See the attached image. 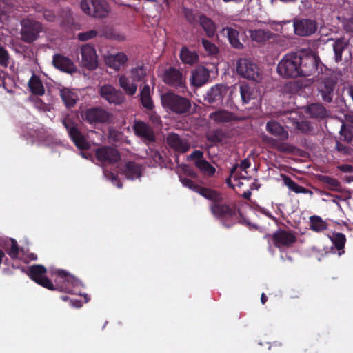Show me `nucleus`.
<instances>
[{"label": "nucleus", "instance_id": "obj_62", "mask_svg": "<svg viewBox=\"0 0 353 353\" xmlns=\"http://www.w3.org/2000/svg\"><path fill=\"white\" fill-rule=\"evenodd\" d=\"M151 119L154 122V123H157L160 121V118L159 117H158L157 115H152L151 116Z\"/></svg>", "mask_w": 353, "mask_h": 353}, {"label": "nucleus", "instance_id": "obj_48", "mask_svg": "<svg viewBox=\"0 0 353 353\" xmlns=\"http://www.w3.org/2000/svg\"><path fill=\"white\" fill-rule=\"evenodd\" d=\"M202 45L205 50L210 55H215L219 52L218 47L211 41L202 39Z\"/></svg>", "mask_w": 353, "mask_h": 353}, {"label": "nucleus", "instance_id": "obj_26", "mask_svg": "<svg viewBox=\"0 0 353 353\" xmlns=\"http://www.w3.org/2000/svg\"><path fill=\"white\" fill-rule=\"evenodd\" d=\"M266 130L272 135L278 137L281 140H285L288 138V132L276 121H268L266 123Z\"/></svg>", "mask_w": 353, "mask_h": 353}, {"label": "nucleus", "instance_id": "obj_56", "mask_svg": "<svg viewBox=\"0 0 353 353\" xmlns=\"http://www.w3.org/2000/svg\"><path fill=\"white\" fill-rule=\"evenodd\" d=\"M43 17L48 21H54L56 19L54 12L50 10L43 11Z\"/></svg>", "mask_w": 353, "mask_h": 353}, {"label": "nucleus", "instance_id": "obj_4", "mask_svg": "<svg viewBox=\"0 0 353 353\" xmlns=\"http://www.w3.org/2000/svg\"><path fill=\"white\" fill-rule=\"evenodd\" d=\"M20 25V39L26 43L32 44L35 42L43 31L42 23L33 19H23Z\"/></svg>", "mask_w": 353, "mask_h": 353}, {"label": "nucleus", "instance_id": "obj_32", "mask_svg": "<svg viewBox=\"0 0 353 353\" xmlns=\"http://www.w3.org/2000/svg\"><path fill=\"white\" fill-rule=\"evenodd\" d=\"M30 92L38 96H43L45 94V88L40 78L35 74L32 75L28 83Z\"/></svg>", "mask_w": 353, "mask_h": 353}, {"label": "nucleus", "instance_id": "obj_30", "mask_svg": "<svg viewBox=\"0 0 353 353\" xmlns=\"http://www.w3.org/2000/svg\"><path fill=\"white\" fill-rule=\"evenodd\" d=\"M179 57L184 64L193 65L199 61V55L195 51L190 50L187 46H183L180 51Z\"/></svg>", "mask_w": 353, "mask_h": 353}, {"label": "nucleus", "instance_id": "obj_41", "mask_svg": "<svg viewBox=\"0 0 353 353\" xmlns=\"http://www.w3.org/2000/svg\"><path fill=\"white\" fill-rule=\"evenodd\" d=\"M99 36L104 37L108 39L114 40L122 41L124 39V36L117 32L114 29L109 26L101 27L98 29Z\"/></svg>", "mask_w": 353, "mask_h": 353}, {"label": "nucleus", "instance_id": "obj_31", "mask_svg": "<svg viewBox=\"0 0 353 353\" xmlns=\"http://www.w3.org/2000/svg\"><path fill=\"white\" fill-rule=\"evenodd\" d=\"M127 60V56L123 52H119L115 55L108 57L105 62L110 68L119 70L121 66L124 65Z\"/></svg>", "mask_w": 353, "mask_h": 353}, {"label": "nucleus", "instance_id": "obj_5", "mask_svg": "<svg viewBox=\"0 0 353 353\" xmlns=\"http://www.w3.org/2000/svg\"><path fill=\"white\" fill-rule=\"evenodd\" d=\"M80 7L85 14L97 19L107 17L111 11L106 0H81Z\"/></svg>", "mask_w": 353, "mask_h": 353}, {"label": "nucleus", "instance_id": "obj_7", "mask_svg": "<svg viewBox=\"0 0 353 353\" xmlns=\"http://www.w3.org/2000/svg\"><path fill=\"white\" fill-rule=\"evenodd\" d=\"M82 119L90 124L110 123L113 119L111 112L102 108L87 109L81 114Z\"/></svg>", "mask_w": 353, "mask_h": 353}, {"label": "nucleus", "instance_id": "obj_9", "mask_svg": "<svg viewBox=\"0 0 353 353\" xmlns=\"http://www.w3.org/2000/svg\"><path fill=\"white\" fill-rule=\"evenodd\" d=\"M163 81L166 85L179 91L184 92L186 89L185 78L182 72L175 68L170 67L165 70Z\"/></svg>", "mask_w": 353, "mask_h": 353}, {"label": "nucleus", "instance_id": "obj_45", "mask_svg": "<svg viewBox=\"0 0 353 353\" xmlns=\"http://www.w3.org/2000/svg\"><path fill=\"white\" fill-rule=\"evenodd\" d=\"M224 138V134L221 130L212 131L207 135L208 141L215 145L221 143Z\"/></svg>", "mask_w": 353, "mask_h": 353}, {"label": "nucleus", "instance_id": "obj_49", "mask_svg": "<svg viewBox=\"0 0 353 353\" xmlns=\"http://www.w3.org/2000/svg\"><path fill=\"white\" fill-rule=\"evenodd\" d=\"M272 141L273 142L274 148L278 151L288 153L293 152L294 148L291 145L287 143L278 142L273 139H272Z\"/></svg>", "mask_w": 353, "mask_h": 353}, {"label": "nucleus", "instance_id": "obj_14", "mask_svg": "<svg viewBox=\"0 0 353 353\" xmlns=\"http://www.w3.org/2000/svg\"><path fill=\"white\" fill-rule=\"evenodd\" d=\"M119 172L128 180H135L142 175L143 167L134 161H127L118 165Z\"/></svg>", "mask_w": 353, "mask_h": 353}, {"label": "nucleus", "instance_id": "obj_35", "mask_svg": "<svg viewBox=\"0 0 353 353\" xmlns=\"http://www.w3.org/2000/svg\"><path fill=\"white\" fill-rule=\"evenodd\" d=\"M140 100L142 105L148 110L152 111L154 105L150 96V88L145 84L140 92Z\"/></svg>", "mask_w": 353, "mask_h": 353}, {"label": "nucleus", "instance_id": "obj_11", "mask_svg": "<svg viewBox=\"0 0 353 353\" xmlns=\"http://www.w3.org/2000/svg\"><path fill=\"white\" fill-rule=\"evenodd\" d=\"M272 239L274 245L281 251L292 247L296 241V236L292 231L279 230L272 234Z\"/></svg>", "mask_w": 353, "mask_h": 353}, {"label": "nucleus", "instance_id": "obj_59", "mask_svg": "<svg viewBox=\"0 0 353 353\" xmlns=\"http://www.w3.org/2000/svg\"><path fill=\"white\" fill-rule=\"evenodd\" d=\"M287 88L288 87L290 91H293L296 88V84L295 82H290L285 85Z\"/></svg>", "mask_w": 353, "mask_h": 353}, {"label": "nucleus", "instance_id": "obj_60", "mask_svg": "<svg viewBox=\"0 0 353 353\" xmlns=\"http://www.w3.org/2000/svg\"><path fill=\"white\" fill-rule=\"evenodd\" d=\"M267 301H268L267 296H265V294L264 293H262L261 296V303L263 305L267 302Z\"/></svg>", "mask_w": 353, "mask_h": 353}, {"label": "nucleus", "instance_id": "obj_51", "mask_svg": "<svg viewBox=\"0 0 353 353\" xmlns=\"http://www.w3.org/2000/svg\"><path fill=\"white\" fill-rule=\"evenodd\" d=\"M9 60V54L8 51L3 47L0 46V65L7 67Z\"/></svg>", "mask_w": 353, "mask_h": 353}, {"label": "nucleus", "instance_id": "obj_19", "mask_svg": "<svg viewBox=\"0 0 353 353\" xmlns=\"http://www.w3.org/2000/svg\"><path fill=\"white\" fill-rule=\"evenodd\" d=\"M57 275L60 279L59 282L61 283L59 286V290L70 294H74L73 288L79 285V281L64 270H58Z\"/></svg>", "mask_w": 353, "mask_h": 353}, {"label": "nucleus", "instance_id": "obj_33", "mask_svg": "<svg viewBox=\"0 0 353 353\" xmlns=\"http://www.w3.org/2000/svg\"><path fill=\"white\" fill-rule=\"evenodd\" d=\"M283 180L284 184L296 194H308L310 196L313 195V192L309 189H307L303 186L299 185L294 181H293L289 176L283 175Z\"/></svg>", "mask_w": 353, "mask_h": 353}, {"label": "nucleus", "instance_id": "obj_22", "mask_svg": "<svg viewBox=\"0 0 353 353\" xmlns=\"http://www.w3.org/2000/svg\"><path fill=\"white\" fill-rule=\"evenodd\" d=\"M53 65L59 70L72 74L76 71L74 63L68 58L61 54H56L53 56Z\"/></svg>", "mask_w": 353, "mask_h": 353}, {"label": "nucleus", "instance_id": "obj_46", "mask_svg": "<svg viewBox=\"0 0 353 353\" xmlns=\"http://www.w3.org/2000/svg\"><path fill=\"white\" fill-rule=\"evenodd\" d=\"M146 74L147 69L143 65L138 66L132 69V75L135 81H143Z\"/></svg>", "mask_w": 353, "mask_h": 353}, {"label": "nucleus", "instance_id": "obj_57", "mask_svg": "<svg viewBox=\"0 0 353 353\" xmlns=\"http://www.w3.org/2000/svg\"><path fill=\"white\" fill-rule=\"evenodd\" d=\"M339 169L345 173H352L353 172V166L349 164H343L338 167Z\"/></svg>", "mask_w": 353, "mask_h": 353}, {"label": "nucleus", "instance_id": "obj_53", "mask_svg": "<svg viewBox=\"0 0 353 353\" xmlns=\"http://www.w3.org/2000/svg\"><path fill=\"white\" fill-rule=\"evenodd\" d=\"M237 168H238V165H234L232 168L230 170V177L226 179V183L228 184V185L230 188H232V189L234 188V185L232 183V181H231V177H233L234 179H236L239 178L237 174H236V170H237Z\"/></svg>", "mask_w": 353, "mask_h": 353}, {"label": "nucleus", "instance_id": "obj_24", "mask_svg": "<svg viewBox=\"0 0 353 353\" xmlns=\"http://www.w3.org/2000/svg\"><path fill=\"white\" fill-rule=\"evenodd\" d=\"M210 79V71L203 66H199L192 72L191 82L196 87L205 84Z\"/></svg>", "mask_w": 353, "mask_h": 353}, {"label": "nucleus", "instance_id": "obj_54", "mask_svg": "<svg viewBox=\"0 0 353 353\" xmlns=\"http://www.w3.org/2000/svg\"><path fill=\"white\" fill-rule=\"evenodd\" d=\"M189 160H195V161H198L200 159H203V152L201 150H194L188 158Z\"/></svg>", "mask_w": 353, "mask_h": 353}, {"label": "nucleus", "instance_id": "obj_44", "mask_svg": "<svg viewBox=\"0 0 353 353\" xmlns=\"http://www.w3.org/2000/svg\"><path fill=\"white\" fill-rule=\"evenodd\" d=\"M4 250L12 259L19 258V248L17 241L14 239H10V243L6 244Z\"/></svg>", "mask_w": 353, "mask_h": 353}, {"label": "nucleus", "instance_id": "obj_58", "mask_svg": "<svg viewBox=\"0 0 353 353\" xmlns=\"http://www.w3.org/2000/svg\"><path fill=\"white\" fill-rule=\"evenodd\" d=\"M240 168L243 170H246L248 168L250 167V162L248 159H245L241 161L240 165Z\"/></svg>", "mask_w": 353, "mask_h": 353}, {"label": "nucleus", "instance_id": "obj_38", "mask_svg": "<svg viewBox=\"0 0 353 353\" xmlns=\"http://www.w3.org/2000/svg\"><path fill=\"white\" fill-rule=\"evenodd\" d=\"M331 241L335 248L338 250L339 256L345 252L344 248L346 243V236L344 234L341 232L333 233Z\"/></svg>", "mask_w": 353, "mask_h": 353}, {"label": "nucleus", "instance_id": "obj_40", "mask_svg": "<svg viewBox=\"0 0 353 353\" xmlns=\"http://www.w3.org/2000/svg\"><path fill=\"white\" fill-rule=\"evenodd\" d=\"M310 228L314 232H321L327 229V224L321 217L313 215L310 217Z\"/></svg>", "mask_w": 353, "mask_h": 353}, {"label": "nucleus", "instance_id": "obj_55", "mask_svg": "<svg viewBox=\"0 0 353 353\" xmlns=\"http://www.w3.org/2000/svg\"><path fill=\"white\" fill-rule=\"evenodd\" d=\"M336 149L337 151L341 152L345 154H349L351 152V148L350 147L346 146L339 141L336 143Z\"/></svg>", "mask_w": 353, "mask_h": 353}, {"label": "nucleus", "instance_id": "obj_15", "mask_svg": "<svg viewBox=\"0 0 353 353\" xmlns=\"http://www.w3.org/2000/svg\"><path fill=\"white\" fill-rule=\"evenodd\" d=\"M294 33L301 37H308L316 32L318 25L316 21L302 19L294 21Z\"/></svg>", "mask_w": 353, "mask_h": 353}, {"label": "nucleus", "instance_id": "obj_2", "mask_svg": "<svg viewBox=\"0 0 353 353\" xmlns=\"http://www.w3.org/2000/svg\"><path fill=\"white\" fill-rule=\"evenodd\" d=\"M180 181L184 186L212 201L210 205L211 213L216 218L223 220V225L225 227L230 228L235 223L237 212H239V210H237L236 205L223 203V197L221 192L198 185L192 179L186 177H181Z\"/></svg>", "mask_w": 353, "mask_h": 353}, {"label": "nucleus", "instance_id": "obj_61", "mask_svg": "<svg viewBox=\"0 0 353 353\" xmlns=\"http://www.w3.org/2000/svg\"><path fill=\"white\" fill-rule=\"evenodd\" d=\"M251 196V192L250 191L245 192L243 194V197L245 199H249Z\"/></svg>", "mask_w": 353, "mask_h": 353}, {"label": "nucleus", "instance_id": "obj_21", "mask_svg": "<svg viewBox=\"0 0 353 353\" xmlns=\"http://www.w3.org/2000/svg\"><path fill=\"white\" fill-rule=\"evenodd\" d=\"M166 143L170 148L179 153H185L190 148L187 139L181 138L176 133H170L166 138Z\"/></svg>", "mask_w": 353, "mask_h": 353}, {"label": "nucleus", "instance_id": "obj_42", "mask_svg": "<svg viewBox=\"0 0 353 353\" xmlns=\"http://www.w3.org/2000/svg\"><path fill=\"white\" fill-rule=\"evenodd\" d=\"M307 113L314 118L323 119L327 115L325 107L320 103H312L308 105Z\"/></svg>", "mask_w": 353, "mask_h": 353}, {"label": "nucleus", "instance_id": "obj_34", "mask_svg": "<svg viewBox=\"0 0 353 353\" xmlns=\"http://www.w3.org/2000/svg\"><path fill=\"white\" fill-rule=\"evenodd\" d=\"M60 97L67 108L74 107L78 100L77 95L66 88L60 90Z\"/></svg>", "mask_w": 353, "mask_h": 353}, {"label": "nucleus", "instance_id": "obj_13", "mask_svg": "<svg viewBox=\"0 0 353 353\" xmlns=\"http://www.w3.org/2000/svg\"><path fill=\"white\" fill-rule=\"evenodd\" d=\"M95 157L102 164H114L121 159L119 152L110 146H101L95 150Z\"/></svg>", "mask_w": 353, "mask_h": 353}, {"label": "nucleus", "instance_id": "obj_12", "mask_svg": "<svg viewBox=\"0 0 353 353\" xmlns=\"http://www.w3.org/2000/svg\"><path fill=\"white\" fill-rule=\"evenodd\" d=\"M336 83V78L333 75L323 77L319 82L318 90L323 101L327 103L332 101Z\"/></svg>", "mask_w": 353, "mask_h": 353}, {"label": "nucleus", "instance_id": "obj_39", "mask_svg": "<svg viewBox=\"0 0 353 353\" xmlns=\"http://www.w3.org/2000/svg\"><path fill=\"white\" fill-rule=\"evenodd\" d=\"M194 165L203 174L208 176H212L216 172L215 168L205 159L194 161Z\"/></svg>", "mask_w": 353, "mask_h": 353}, {"label": "nucleus", "instance_id": "obj_50", "mask_svg": "<svg viewBox=\"0 0 353 353\" xmlns=\"http://www.w3.org/2000/svg\"><path fill=\"white\" fill-rule=\"evenodd\" d=\"M97 36H99L98 30H90L79 33L77 39L81 41H86L96 37Z\"/></svg>", "mask_w": 353, "mask_h": 353}, {"label": "nucleus", "instance_id": "obj_29", "mask_svg": "<svg viewBox=\"0 0 353 353\" xmlns=\"http://www.w3.org/2000/svg\"><path fill=\"white\" fill-rule=\"evenodd\" d=\"M222 33L225 34L231 46L236 49H241L243 44L239 40V32L232 27H225L222 29Z\"/></svg>", "mask_w": 353, "mask_h": 353}, {"label": "nucleus", "instance_id": "obj_17", "mask_svg": "<svg viewBox=\"0 0 353 353\" xmlns=\"http://www.w3.org/2000/svg\"><path fill=\"white\" fill-rule=\"evenodd\" d=\"M99 94L101 98L106 100L109 103L121 105L125 101L123 93L115 89L110 85H105L100 88Z\"/></svg>", "mask_w": 353, "mask_h": 353}, {"label": "nucleus", "instance_id": "obj_36", "mask_svg": "<svg viewBox=\"0 0 353 353\" xmlns=\"http://www.w3.org/2000/svg\"><path fill=\"white\" fill-rule=\"evenodd\" d=\"M210 118L218 123H227L235 120V115L227 110H218L211 113Z\"/></svg>", "mask_w": 353, "mask_h": 353}, {"label": "nucleus", "instance_id": "obj_20", "mask_svg": "<svg viewBox=\"0 0 353 353\" xmlns=\"http://www.w3.org/2000/svg\"><path fill=\"white\" fill-rule=\"evenodd\" d=\"M82 65L90 70L97 67V56L94 48L90 44H85L81 48Z\"/></svg>", "mask_w": 353, "mask_h": 353}, {"label": "nucleus", "instance_id": "obj_37", "mask_svg": "<svg viewBox=\"0 0 353 353\" xmlns=\"http://www.w3.org/2000/svg\"><path fill=\"white\" fill-rule=\"evenodd\" d=\"M248 33L251 39L258 43L265 42L270 39L272 35L270 30L263 29L249 30Z\"/></svg>", "mask_w": 353, "mask_h": 353}, {"label": "nucleus", "instance_id": "obj_63", "mask_svg": "<svg viewBox=\"0 0 353 353\" xmlns=\"http://www.w3.org/2000/svg\"><path fill=\"white\" fill-rule=\"evenodd\" d=\"M174 1H175V0H163V3H164L166 6H170V3H172V2Z\"/></svg>", "mask_w": 353, "mask_h": 353}, {"label": "nucleus", "instance_id": "obj_16", "mask_svg": "<svg viewBox=\"0 0 353 353\" xmlns=\"http://www.w3.org/2000/svg\"><path fill=\"white\" fill-rule=\"evenodd\" d=\"M228 90V87L227 85L216 84L207 92L204 100L209 104L216 106L220 105L222 104L223 99Z\"/></svg>", "mask_w": 353, "mask_h": 353}, {"label": "nucleus", "instance_id": "obj_1", "mask_svg": "<svg viewBox=\"0 0 353 353\" xmlns=\"http://www.w3.org/2000/svg\"><path fill=\"white\" fill-rule=\"evenodd\" d=\"M321 63L314 53L299 51L286 54L279 62L278 74L283 78L309 77L314 74Z\"/></svg>", "mask_w": 353, "mask_h": 353}, {"label": "nucleus", "instance_id": "obj_27", "mask_svg": "<svg viewBox=\"0 0 353 353\" xmlns=\"http://www.w3.org/2000/svg\"><path fill=\"white\" fill-rule=\"evenodd\" d=\"M199 23L208 37L212 38L214 37L216 32V26L210 18L205 14H201L199 17Z\"/></svg>", "mask_w": 353, "mask_h": 353}, {"label": "nucleus", "instance_id": "obj_28", "mask_svg": "<svg viewBox=\"0 0 353 353\" xmlns=\"http://www.w3.org/2000/svg\"><path fill=\"white\" fill-rule=\"evenodd\" d=\"M318 180L325 185V188L331 191L341 192L342 185L339 181L327 175H318Z\"/></svg>", "mask_w": 353, "mask_h": 353}, {"label": "nucleus", "instance_id": "obj_23", "mask_svg": "<svg viewBox=\"0 0 353 353\" xmlns=\"http://www.w3.org/2000/svg\"><path fill=\"white\" fill-rule=\"evenodd\" d=\"M333 41L332 49L334 54V61L339 63L343 61V53L350 45V39L341 37L336 39H330Z\"/></svg>", "mask_w": 353, "mask_h": 353}, {"label": "nucleus", "instance_id": "obj_8", "mask_svg": "<svg viewBox=\"0 0 353 353\" xmlns=\"http://www.w3.org/2000/svg\"><path fill=\"white\" fill-rule=\"evenodd\" d=\"M46 272L47 269L45 266L37 264L28 268V275L39 285L50 290H56L57 288L54 287L52 282L46 276Z\"/></svg>", "mask_w": 353, "mask_h": 353}, {"label": "nucleus", "instance_id": "obj_52", "mask_svg": "<svg viewBox=\"0 0 353 353\" xmlns=\"http://www.w3.org/2000/svg\"><path fill=\"white\" fill-rule=\"evenodd\" d=\"M340 132L343 140L349 143L353 137V130L343 129L342 127Z\"/></svg>", "mask_w": 353, "mask_h": 353}, {"label": "nucleus", "instance_id": "obj_25", "mask_svg": "<svg viewBox=\"0 0 353 353\" xmlns=\"http://www.w3.org/2000/svg\"><path fill=\"white\" fill-rule=\"evenodd\" d=\"M239 92L243 104H248L252 99H256L257 96L255 86L247 83H241L239 84Z\"/></svg>", "mask_w": 353, "mask_h": 353}, {"label": "nucleus", "instance_id": "obj_3", "mask_svg": "<svg viewBox=\"0 0 353 353\" xmlns=\"http://www.w3.org/2000/svg\"><path fill=\"white\" fill-rule=\"evenodd\" d=\"M161 103L163 108L169 109L176 114H188L190 112L191 101L184 97L168 92L161 95Z\"/></svg>", "mask_w": 353, "mask_h": 353}, {"label": "nucleus", "instance_id": "obj_18", "mask_svg": "<svg viewBox=\"0 0 353 353\" xmlns=\"http://www.w3.org/2000/svg\"><path fill=\"white\" fill-rule=\"evenodd\" d=\"M136 136L143 142L149 145L155 141V136L152 128L142 121H135L132 126Z\"/></svg>", "mask_w": 353, "mask_h": 353}, {"label": "nucleus", "instance_id": "obj_43", "mask_svg": "<svg viewBox=\"0 0 353 353\" xmlns=\"http://www.w3.org/2000/svg\"><path fill=\"white\" fill-rule=\"evenodd\" d=\"M119 82L121 88L125 91V92L130 96L134 95L137 89L136 84L130 83L129 79L125 76H121L119 79Z\"/></svg>", "mask_w": 353, "mask_h": 353}, {"label": "nucleus", "instance_id": "obj_6", "mask_svg": "<svg viewBox=\"0 0 353 353\" xmlns=\"http://www.w3.org/2000/svg\"><path fill=\"white\" fill-rule=\"evenodd\" d=\"M62 124L67 130L71 140L79 149L83 150L90 148V143L78 129L77 123L72 118L65 117L62 120Z\"/></svg>", "mask_w": 353, "mask_h": 353}, {"label": "nucleus", "instance_id": "obj_64", "mask_svg": "<svg viewBox=\"0 0 353 353\" xmlns=\"http://www.w3.org/2000/svg\"><path fill=\"white\" fill-rule=\"evenodd\" d=\"M61 299L64 301H67L69 300L70 298L68 296H61Z\"/></svg>", "mask_w": 353, "mask_h": 353}, {"label": "nucleus", "instance_id": "obj_47", "mask_svg": "<svg viewBox=\"0 0 353 353\" xmlns=\"http://www.w3.org/2000/svg\"><path fill=\"white\" fill-rule=\"evenodd\" d=\"M183 12L186 21L190 25L194 26L197 22H199V19L197 18L193 10L184 8Z\"/></svg>", "mask_w": 353, "mask_h": 353}, {"label": "nucleus", "instance_id": "obj_10", "mask_svg": "<svg viewBox=\"0 0 353 353\" xmlns=\"http://www.w3.org/2000/svg\"><path fill=\"white\" fill-rule=\"evenodd\" d=\"M236 72L242 77L253 81H257L259 77V68L250 59H240L237 61Z\"/></svg>", "mask_w": 353, "mask_h": 353}]
</instances>
